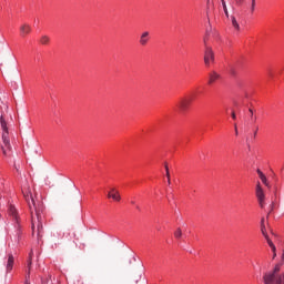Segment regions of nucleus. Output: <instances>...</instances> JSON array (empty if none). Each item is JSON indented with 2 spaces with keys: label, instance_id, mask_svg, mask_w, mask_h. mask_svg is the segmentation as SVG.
Masks as SVG:
<instances>
[{
  "label": "nucleus",
  "instance_id": "nucleus-1",
  "mask_svg": "<svg viewBox=\"0 0 284 284\" xmlns=\"http://www.w3.org/2000/svg\"><path fill=\"white\" fill-rule=\"evenodd\" d=\"M24 199L29 205V210L31 212V223L32 230H34V225H37L38 236H41L43 232V204L34 202V197H32V193L29 191L24 193Z\"/></svg>",
  "mask_w": 284,
  "mask_h": 284
},
{
  "label": "nucleus",
  "instance_id": "nucleus-2",
  "mask_svg": "<svg viewBox=\"0 0 284 284\" xmlns=\"http://www.w3.org/2000/svg\"><path fill=\"white\" fill-rule=\"evenodd\" d=\"M0 124L2 128V144H1V152L3 156L10 159L12 156V145L10 144V133L8 132V123L3 116L0 118Z\"/></svg>",
  "mask_w": 284,
  "mask_h": 284
},
{
  "label": "nucleus",
  "instance_id": "nucleus-3",
  "mask_svg": "<svg viewBox=\"0 0 284 284\" xmlns=\"http://www.w3.org/2000/svg\"><path fill=\"white\" fill-rule=\"evenodd\" d=\"M262 281L264 284H284V272L281 273V265H275L273 270L265 272Z\"/></svg>",
  "mask_w": 284,
  "mask_h": 284
},
{
  "label": "nucleus",
  "instance_id": "nucleus-4",
  "mask_svg": "<svg viewBox=\"0 0 284 284\" xmlns=\"http://www.w3.org/2000/svg\"><path fill=\"white\" fill-rule=\"evenodd\" d=\"M8 214L12 219L16 227L14 243H19V241H21V224L19 223V212H17V207H14V205H10L8 209Z\"/></svg>",
  "mask_w": 284,
  "mask_h": 284
},
{
  "label": "nucleus",
  "instance_id": "nucleus-5",
  "mask_svg": "<svg viewBox=\"0 0 284 284\" xmlns=\"http://www.w3.org/2000/svg\"><path fill=\"white\" fill-rule=\"evenodd\" d=\"M204 63H205L206 68H210V65H212V63H214V50H212V47L205 45Z\"/></svg>",
  "mask_w": 284,
  "mask_h": 284
},
{
  "label": "nucleus",
  "instance_id": "nucleus-6",
  "mask_svg": "<svg viewBox=\"0 0 284 284\" xmlns=\"http://www.w3.org/2000/svg\"><path fill=\"white\" fill-rule=\"evenodd\" d=\"M139 43L142 47H145V45H148V43H150V32L149 31H144L141 33Z\"/></svg>",
  "mask_w": 284,
  "mask_h": 284
},
{
  "label": "nucleus",
  "instance_id": "nucleus-7",
  "mask_svg": "<svg viewBox=\"0 0 284 284\" xmlns=\"http://www.w3.org/2000/svg\"><path fill=\"white\" fill-rule=\"evenodd\" d=\"M262 234L263 236H265L267 244L270 245V247L272 248L273 252V258H276V246L274 245V243L272 242V240H270V236L267 234H265V229L262 227Z\"/></svg>",
  "mask_w": 284,
  "mask_h": 284
},
{
  "label": "nucleus",
  "instance_id": "nucleus-8",
  "mask_svg": "<svg viewBox=\"0 0 284 284\" xmlns=\"http://www.w3.org/2000/svg\"><path fill=\"white\" fill-rule=\"evenodd\" d=\"M13 267H14V255L9 254L7 265H6L7 274H10Z\"/></svg>",
  "mask_w": 284,
  "mask_h": 284
},
{
  "label": "nucleus",
  "instance_id": "nucleus-9",
  "mask_svg": "<svg viewBox=\"0 0 284 284\" xmlns=\"http://www.w3.org/2000/svg\"><path fill=\"white\" fill-rule=\"evenodd\" d=\"M190 103H192V99L182 100L178 105L180 112H185L190 108Z\"/></svg>",
  "mask_w": 284,
  "mask_h": 284
},
{
  "label": "nucleus",
  "instance_id": "nucleus-10",
  "mask_svg": "<svg viewBox=\"0 0 284 284\" xmlns=\"http://www.w3.org/2000/svg\"><path fill=\"white\" fill-rule=\"evenodd\" d=\"M32 32V27L30 24H22L20 26V37H26L27 34H30Z\"/></svg>",
  "mask_w": 284,
  "mask_h": 284
},
{
  "label": "nucleus",
  "instance_id": "nucleus-11",
  "mask_svg": "<svg viewBox=\"0 0 284 284\" xmlns=\"http://www.w3.org/2000/svg\"><path fill=\"white\" fill-rule=\"evenodd\" d=\"M221 79V74H219L216 71H212L209 74V85H212V83H216Z\"/></svg>",
  "mask_w": 284,
  "mask_h": 284
},
{
  "label": "nucleus",
  "instance_id": "nucleus-12",
  "mask_svg": "<svg viewBox=\"0 0 284 284\" xmlns=\"http://www.w3.org/2000/svg\"><path fill=\"white\" fill-rule=\"evenodd\" d=\"M108 199H113L115 202H119L121 201V195L116 189H111V191L108 193Z\"/></svg>",
  "mask_w": 284,
  "mask_h": 284
},
{
  "label": "nucleus",
  "instance_id": "nucleus-13",
  "mask_svg": "<svg viewBox=\"0 0 284 284\" xmlns=\"http://www.w3.org/2000/svg\"><path fill=\"white\" fill-rule=\"evenodd\" d=\"M256 197L257 200L265 199V193L263 192V187H261V182L256 185Z\"/></svg>",
  "mask_w": 284,
  "mask_h": 284
},
{
  "label": "nucleus",
  "instance_id": "nucleus-14",
  "mask_svg": "<svg viewBox=\"0 0 284 284\" xmlns=\"http://www.w3.org/2000/svg\"><path fill=\"white\" fill-rule=\"evenodd\" d=\"M231 23H232L234 30H236L237 32H239V30H241V26L239 24L236 17L231 16Z\"/></svg>",
  "mask_w": 284,
  "mask_h": 284
},
{
  "label": "nucleus",
  "instance_id": "nucleus-15",
  "mask_svg": "<svg viewBox=\"0 0 284 284\" xmlns=\"http://www.w3.org/2000/svg\"><path fill=\"white\" fill-rule=\"evenodd\" d=\"M257 174H258L262 183H264V185H266V187H268L270 184L267 183V178L265 176V174H263V172L260 169H257Z\"/></svg>",
  "mask_w": 284,
  "mask_h": 284
},
{
  "label": "nucleus",
  "instance_id": "nucleus-16",
  "mask_svg": "<svg viewBox=\"0 0 284 284\" xmlns=\"http://www.w3.org/2000/svg\"><path fill=\"white\" fill-rule=\"evenodd\" d=\"M40 43H41L42 45H48V43H50V37H48V36H42V37L40 38Z\"/></svg>",
  "mask_w": 284,
  "mask_h": 284
},
{
  "label": "nucleus",
  "instance_id": "nucleus-17",
  "mask_svg": "<svg viewBox=\"0 0 284 284\" xmlns=\"http://www.w3.org/2000/svg\"><path fill=\"white\" fill-rule=\"evenodd\" d=\"M174 236H175V239H181V236H183V232L181 231V229H178V230L174 232Z\"/></svg>",
  "mask_w": 284,
  "mask_h": 284
},
{
  "label": "nucleus",
  "instance_id": "nucleus-18",
  "mask_svg": "<svg viewBox=\"0 0 284 284\" xmlns=\"http://www.w3.org/2000/svg\"><path fill=\"white\" fill-rule=\"evenodd\" d=\"M248 113H250L251 121H256V116H254V110L248 109Z\"/></svg>",
  "mask_w": 284,
  "mask_h": 284
},
{
  "label": "nucleus",
  "instance_id": "nucleus-19",
  "mask_svg": "<svg viewBox=\"0 0 284 284\" xmlns=\"http://www.w3.org/2000/svg\"><path fill=\"white\" fill-rule=\"evenodd\" d=\"M222 8H223L226 19H230V11H227V4H224V7H222Z\"/></svg>",
  "mask_w": 284,
  "mask_h": 284
},
{
  "label": "nucleus",
  "instance_id": "nucleus-20",
  "mask_svg": "<svg viewBox=\"0 0 284 284\" xmlns=\"http://www.w3.org/2000/svg\"><path fill=\"white\" fill-rule=\"evenodd\" d=\"M164 168H165V171H166L168 183L170 185V169L168 168V164H165Z\"/></svg>",
  "mask_w": 284,
  "mask_h": 284
},
{
  "label": "nucleus",
  "instance_id": "nucleus-21",
  "mask_svg": "<svg viewBox=\"0 0 284 284\" xmlns=\"http://www.w3.org/2000/svg\"><path fill=\"white\" fill-rule=\"evenodd\" d=\"M258 201V205H260V207H265V199H260V200H257Z\"/></svg>",
  "mask_w": 284,
  "mask_h": 284
},
{
  "label": "nucleus",
  "instance_id": "nucleus-22",
  "mask_svg": "<svg viewBox=\"0 0 284 284\" xmlns=\"http://www.w3.org/2000/svg\"><path fill=\"white\" fill-rule=\"evenodd\" d=\"M255 8H256V0H252L251 12H254Z\"/></svg>",
  "mask_w": 284,
  "mask_h": 284
},
{
  "label": "nucleus",
  "instance_id": "nucleus-23",
  "mask_svg": "<svg viewBox=\"0 0 284 284\" xmlns=\"http://www.w3.org/2000/svg\"><path fill=\"white\" fill-rule=\"evenodd\" d=\"M283 264H284V252L282 253L280 263H277L276 265H280V268H281V266H283Z\"/></svg>",
  "mask_w": 284,
  "mask_h": 284
},
{
  "label": "nucleus",
  "instance_id": "nucleus-24",
  "mask_svg": "<svg viewBox=\"0 0 284 284\" xmlns=\"http://www.w3.org/2000/svg\"><path fill=\"white\" fill-rule=\"evenodd\" d=\"M31 266H32V253H30V255H29V261H28L29 270H30Z\"/></svg>",
  "mask_w": 284,
  "mask_h": 284
},
{
  "label": "nucleus",
  "instance_id": "nucleus-25",
  "mask_svg": "<svg viewBox=\"0 0 284 284\" xmlns=\"http://www.w3.org/2000/svg\"><path fill=\"white\" fill-rule=\"evenodd\" d=\"M207 3H210V0H207ZM222 7L227 6V3L225 2V0H221Z\"/></svg>",
  "mask_w": 284,
  "mask_h": 284
},
{
  "label": "nucleus",
  "instance_id": "nucleus-26",
  "mask_svg": "<svg viewBox=\"0 0 284 284\" xmlns=\"http://www.w3.org/2000/svg\"><path fill=\"white\" fill-rule=\"evenodd\" d=\"M244 0H235L236 6H241V3H243Z\"/></svg>",
  "mask_w": 284,
  "mask_h": 284
},
{
  "label": "nucleus",
  "instance_id": "nucleus-27",
  "mask_svg": "<svg viewBox=\"0 0 284 284\" xmlns=\"http://www.w3.org/2000/svg\"><path fill=\"white\" fill-rule=\"evenodd\" d=\"M26 281H30V271H28V273L26 275Z\"/></svg>",
  "mask_w": 284,
  "mask_h": 284
},
{
  "label": "nucleus",
  "instance_id": "nucleus-28",
  "mask_svg": "<svg viewBox=\"0 0 284 284\" xmlns=\"http://www.w3.org/2000/svg\"><path fill=\"white\" fill-rule=\"evenodd\" d=\"M234 128H235V134L236 136H239V128L236 126V124H234Z\"/></svg>",
  "mask_w": 284,
  "mask_h": 284
},
{
  "label": "nucleus",
  "instance_id": "nucleus-29",
  "mask_svg": "<svg viewBox=\"0 0 284 284\" xmlns=\"http://www.w3.org/2000/svg\"><path fill=\"white\" fill-rule=\"evenodd\" d=\"M231 116L232 119L236 120V113L232 112Z\"/></svg>",
  "mask_w": 284,
  "mask_h": 284
},
{
  "label": "nucleus",
  "instance_id": "nucleus-30",
  "mask_svg": "<svg viewBox=\"0 0 284 284\" xmlns=\"http://www.w3.org/2000/svg\"><path fill=\"white\" fill-rule=\"evenodd\" d=\"M24 284H30V281L26 280V281H24Z\"/></svg>",
  "mask_w": 284,
  "mask_h": 284
},
{
  "label": "nucleus",
  "instance_id": "nucleus-31",
  "mask_svg": "<svg viewBox=\"0 0 284 284\" xmlns=\"http://www.w3.org/2000/svg\"><path fill=\"white\" fill-rule=\"evenodd\" d=\"M256 132H258V128H257L256 131L254 132V136H256Z\"/></svg>",
  "mask_w": 284,
  "mask_h": 284
},
{
  "label": "nucleus",
  "instance_id": "nucleus-32",
  "mask_svg": "<svg viewBox=\"0 0 284 284\" xmlns=\"http://www.w3.org/2000/svg\"><path fill=\"white\" fill-rule=\"evenodd\" d=\"M261 223H262V225H263V223H265V219H262Z\"/></svg>",
  "mask_w": 284,
  "mask_h": 284
},
{
  "label": "nucleus",
  "instance_id": "nucleus-33",
  "mask_svg": "<svg viewBox=\"0 0 284 284\" xmlns=\"http://www.w3.org/2000/svg\"><path fill=\"white\" fill-rule=\"evenodd\" d=\"M268 77H272V71H268Z\"/></svg>",
  "mask_w": 284,
  "mask_h": 284
},
{
  "label": "nucleus",
  "instance_id": "nucleus-34",
  "mask_svg": "<svg viewBox=\"0 0 284 284\" xmlns=\"http://www.w3.org/2000/svg\"><path fill=\"white\" fill-rule=\"evenodd\" d=\"M231 73H232V74H235V72H234V70H233V69L231 70Z\"/></svg>",
  "mask_w": 284,
  "mask_h": 284
},
{
  "label": "nucleus",
  "instance_id": "nucleus-35",
  "mask_svg": "<svg viewBox=\"0 0 284 284\" xmlns=\"http://www.w3.org/2000/svg\"><path fill=\"white\" fill-rule=\"evenodd\" d=\"M132 203V205H134V202H131Z\"/></svg>",
  "mask_w": 284,
  "mask_h": 284
}]
</instances>
